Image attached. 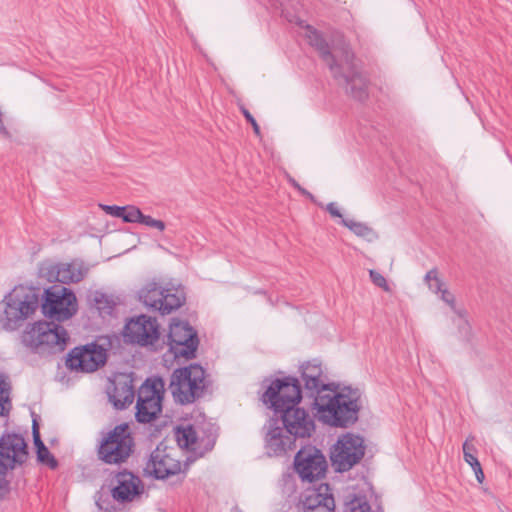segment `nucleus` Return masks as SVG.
<instances>
[{"mask_svg":"<svg viewBox=\"0 0 512 512\" xmlns=\"http://www.w3.org/2000/svg\"><path fill=\"white\" fill-rule=\"evenodd\" d=\"M29 458V446L24 436L16 432L4 431L0 435V500L11 491L9 471L23 466Z\"/></svg>","mask_w":512,"mask_h":512,"instance_id":"obj_7","label":"nucleus"},{"mask_svg":"<svg viewBox=\"0 0 512 512\" xmlns=\"http://www.w3.org/2000/svg\"><path fill=\"white\" fill-rule=\"evenodd\" d=\"M40 287L16 285L8 292L0 304L3 311L0 313V323L6 331L20 328L25 320L32 316L39 308Z\"/></svg>","mask_w":512,"mask_h":512,"instance_id":"obj_4","label":"nucleus"},{"mask_svg":"<svg viewBox=\"0 0 512 512\" xmlns=\"http://www.w3.org/2000/svg\"><path fill=\"white\" fill-rule=\"evenodd\" d=\"M165 288H162L157 282H148L138 291L139 300L148 308L158 311V305L161 301Z\"/></svg>","mask_w":512,"mask_h":512,"instance_id":"obj_21","label":"nucleus"},{"mask_svg":"<svg viewBox=\"0 0 512 512\" xmlns=\"http://www.w3.org/2000/svg\"><path fill=\"white\" fill-rule=\"evenodd\" d=\"M288 182L291 184L293 188H295L301 195L302 191L305 190L294 178L289 177Z\"/></svg>","mask_w":512,"mask_h":512,"instance_id":"obj_44","label":"nucleus"},{"mask_svg":"<svg viewBox=\"0 0 512 512\" xmlns=\"http://www.w3.org/2000/svg\"><path fill=\"white\" fill-rule=\"evenodd\" d=\"M100 208L108 215L120 218V215L123 212V206L118 205H106V204H100Z\"/></svg>","mask_w":512,"mask_h":512,"instance_id":"obj_39","label":"nucleus"},{"mask_svg":"<svg viewBox=\"0 0 512 512\" xmlns=\"http://www.w3.org/2000/svg\"><path fill=\"white\" fill-rule=\"evenodd\" d=\"M340 224L348 228L352 233H354L358 237L369 239V236H375L374 230L371 227H369L366 223L342 218Z\"/></svg>","mask_w":512,"mask_h":512,"instance_id":"obj_28","label":"nucleus"},{"mask_svg":"<svg viewBox=\"0 0 512 512\" xmlns=\"http://www.w3.org/2000/svg\"><path fill=\"white\" fill-rule=\"evenodd\" d=\"M133 375V372L129 374L121 373L112 381L113 388L108 392V398L116 410H124L134 401Z\"/></svg>","mask_w":512,"mask_h":512,"instance_id":"obj_16","label":"nucleus"},{"mask_svg":"<svg viewBox=\"0 0 512 512\" xmlns=\"http://www.w3.org/2000/svg\"><path fill=\"white\" fill-rule=\"evenodd\" d=\"M209 386L206 370L199 363L174 369L169 389L176 403L188 405L202 398Z\"/></svg>","mask_w":512,"mask_h":512,"instance_id":"obj_6","label":"nucleus"},{"mask_svg":"<svg viewBox=\"0 0 512 512\" xmlns=\"http://www.w3.org/2000/svg\"><path fill=\"white\" fill-rule=\"evenodd\" d=\"M122 335L127 344L147 347L159 340L160 326L155 317L140 314L126 321Z\"/></svg>","mask_w":512,"mask_h":512,"instance_id":"obj_14","label":"nucleus"},{"mask_svg":"<svg viewBox=\"0 0 512 512\" xmlns=\"http://www.w3.org/2000/svg\"><path fill=\"white\" fill-rule=\"evenodd\" d=\"M293 467L301 481L313 483L325 477L328 464L322 451L309 444L295 454Z\"/></svg>","mask_w":512,"mask_h":512,"instance_id":"obj_13","label":"nucleus"},{"mask_svg":"<svg viewBox=\"0 0 512 512\" xmlns=\"http://www.w3.org/2000/svg\"><path fill=\"white\" fill-rule=\"evenodd\" d=\"M425 282L429 285V283H432V281L437 282V289L440 290L441 286H443L442 280L438 277V269L436 267L429 270L425 277Z\"/></svg>","mask_w":512,"mask_h":512,"instance_id":"obj_40","label":"nucleus"},{"mask_svg":"<svg viewBox=\"0 0 512 512\" xmlns=\"http://www.w3.org/2000/svg\"><path fill=\"white\" fill-rule=\"evenodd\" d=\"M326 211L334 218H343L342 213L334 202H330L326 205Z\"/></svg>","mask_w":512,"mask_h":512,"instance_id":"obj_42","label":"nucleus"},{"mask_svg":"<svg viewBox=\"0 0 512 512\" xmlns=\"http://www.w3.org/2000/svg\"><path fill=\"white\" fill-rule=\"evenodd\" d=\"M39 308L47 320L29 324L21 335L24 346L40 355H54L66 349L67 330L61 325L78 312L75 292L68 287L52 285L40 291Z\"/></svg>","mask_w":512,"mask_h":512,"instance_id":"obj_2","label":"nucleus"},{"mask_svg":"<svg viewBox=\"0 0 512 512\" xmlns=\"http://www.w3.org/2000/svg\"><path fill=\"white\" fill-rule=\"evenodd\" d=\"M169 328L167 344L174 357L186 360L195 359L200 344L197 330L187 320L177 317L171 319Z\"/></svg>","mask_w":512,"mask_h":512,"instance_id":"obj_9","label":"nucleus"},{"mask_svg":"<svg viewBox=\"0 0 512 512\" xmlns=\"http://www.w3.org/2000/svg\"><path fill=\"white\" fill-rule=\"evenodd\" d=\"M302 195L304 197L308 198L311 202L317 203L315 196L312 193H310L308 190H306V189L303 190Z\"/></svg>","mask_w":512,"mask_h":512,"instance_id":"obj_45","label":"nucleus"},{"mask_svg":"<svg viewBox=\"0 0 512 512\" xmlns=\"http://www.w3.org/2000/svg\"><path fill=\"white\" fill-rule=\"evenodd\" d=\"M439 293H441V299L445 303L450 305L452 308H454V306H455V297H454V295L450 291H448L446 288H443L442 291H440Z\"/></svg>","mask_w":512,"mask_h":512,"instance_id":"obj_41","label":"nucleus"},{"mask_svg":"<svg viewBox=\"0 0 512 512\" xmlns=\"http://www.w3.org/2000/svg\"><path fill=\"white\" fill-rule=\"evenodd\" d=\"M300 376H284L270 381L261 395L262 403L273 412L269 418L265 436V448L269 456H283L296 448L297 439L310 438L316 429L309 412L300 407L303 397L314 401L328 389L336 388L337 382H326V375L319 359L305 361L299 366Z\"/></svg>","mask_w":512,"mask_h":512,"instance_id":"obj_1","label":"nucleus"},{"mask_svg":"<svg viewBox=\"0 0 512 512\" xmlns=\"http://www.w3.org/2000/svg\"><path fill=\"white\" fill-rule=\"evenodd\" d=\"M158 312L161 315H169L178 310L186 302V292L182 285L173 288H165V292L160 298Z\"/></svg>","mask_w":512,"mask_h":512,"instance_id":"obj_20","label":"nucleus"},{"mask_svg":"<svg viewBox=\"0 0 512 512\" xmlns=\"http://www.w3.org/2000/svg\"><path fill=\"white\" fill-rule=\"evenodd\" d=\"M369 276L374 285H376L377 287L383 288L385 291H389V286L387 284V281L381 273H379L376 270H370Z\"/></svg>","mask_w":512,"mask_h":512,"instance_id":"obj_38","label":"nucleus"},{"mask_svg":"<svg viewBox=\"0 0 512 512\" xmlns=\"http://www.w3.org/2000/svg\"><path fill=\"white\" fill-rule=\"evenodd\" d=\"M341 50H342V58H343L344 62L346 63V65L348 66V71L357 68L354 63L355 54L352 51L350 45L344 43Z\"/></svg>","mask_w":512,"mask_h":512,"instance_id":"obj_36","label":"nucleus"},{"mask_svg":"<svg viewBox=\"0 0 512 512\" xmlns=\"http://www.w3.org/2000/svg\"><path fill=\"white\" fill-rule=\"evenodd\" d=\"M143 213L137 206L125 205L123 206V212L120 215V219L124 223H141Z\"/></svg>","mask_w":512,"mask_h":512,"instance_id":"obj_31","label":"nucleus"},{"mask_svg":"<svg viewBox=\"0 0 512 512\" xmlns=\"http://www.w3.org/2000/svg\"><path fill=\"white\" fill-rule=\"evenodd\" d=\"M306 31V37L309 45L318 52L320 58L327 64L332 76L339 75L340 64L338 63L335 55L331 52L330 45L323 33L312 25H307Z\"/></svg>","mask_w":512,"mask_h":512,"instance_id":"obj_17","label":"nucleus"},{"mask_svg":"<svg viewBox=\"0 0 512 512\" xmlns=\"http://www.w3.org/2000/svg\"><path fill=\"white\" fill-rule=\"evenodd\" d=\"M329 485H321L312 490L303 501L304 509L309 512H334L335 500L332 493H328Z\"/></svg>","mask_w":512,"mask_h":512,"instance_id":"obj_19","label":"nucleus"},{"mask_svg":"<svg viewBox=\"0 0 512 512\" xmlns=\"http://www.w3.org/2000/svg\"><path fill=\"white\" fill-rule=\"evenodd\" d=\"M108 360V350L97 341L71 349L65 360L68 370L78 373H93L103 368Z\"/></svg>","mask_w":512,"mask_h":512,"instance_id":"obj_10","label":"nucleus"},{"mask_svg":"<svg viewBox=\"0 0 512 512\" xmlns=\"http://www.w3.org/2000/svg\"><path fill=\"white\" fill-rule=\"evenodd\" d=\"M188 463L182 468L179 460L175 459L167 445L162 441L151 451L143 469L144 475L154 480H167L173 476L183 474L179 479L181 484L184 481Z\"/></svg>","mask_w":512,"mask_h":512,"instance_id":"obj_12","label":"nucleus"},{"mask_svg":"<svg viewBox=\"0 0 512 512\" xmlns=\"http://www.w3.org/2000/svg\"><path fill=\"white\" fill-rule=\"evenodd\" d=\"M116 485L111 488V497L114 501L125 504L132 502L144 492V483L134 472L124 468L114 472Z\"/></svg>","mask_w":512,"mask_h":512,"instance_id":"obj_15","label":"nucleus"},{"mask_svg":"<svg viewBox=\"0 0 512 512\" xmlns=\"http://www.w3.org/2000/svg\"><path fill=\"white\" fill-rule=\"evenodd\" d=\"M11 391L10 383L6 381V375L0 373V416H8L12 404L9 397Z\"/></svg>","mask_w":512,"mask_h":512,"instance_id":"obj_27","label":"nucleus"},{"mask_svg":"<svg viewBox=\"0 0 512 512\" xmlns=\"http://www.w3.org/2000/svg\"><path fill=\"white\" fill-rule=\"evenodd\" d=\"M36 460L39 464L45 465L49 467L52 470H55L58 468L59 463L58 460L55 458V456L50 452L48 447L41 448L40 451H37L36 453Z\"/></svg>","mask_w":512,"mask_h":512,"instance_id":"obj_32","label":"nucleus"},{"mask_svg":"<svg viewBox=\"0 0 512 512\" xmlns=\"http://www.w3.org/2000/svg\"><path fill=\"white\" fill-rule=\"evenodd\" d=\"M364 439L358 434L346 432L331 447L330 460L337 472H347L357 465L365 454Z\"/></svg>","mask_w":512,"mask_h":512,"instance_id":"obj_11","label":"nucleus"},{"mask_svg":"<svg viewBox=\"0 0 512 512\" xmlns=\"http://www.w3.org/2000/svg\"><path fill=\"white\" fill-rule=\"evenodd\" d=\"M240 112L244 116L245 120L252 126L253 132L257 137H261V129L258 125L254 116L250 113V111L244 106H239Z\"/></svg>","mask_w":512,"mask_h":512,"instance_id":"obj_34","label":"nucleus"},{"mask_svg":"<svg viewBox=\"0 0 512 512\" xmlns=\"http://www.w3.org/2000/svg\"><path fill=\"white\" fill-rule=\"evenodd\" d=\"M473 472L475 473V476H476V479L477 481L481 484L483 483L484 479H485V474L483 472V469H482V466H479V467H476V468H473L472 469Z\"/></svg>","mask_w":512,"mask_h":512,"instance_id":"obj_43","label":"nucleus"},{"mask_svg":"<svg viewBox=\"0 0 512 512\" xmlns=\"http://www.w3.org/2000/svg\"><path fill=\"white\" fill-rule=\"evenodd\" d=\"M335 80H343L346 84V92L355 100L365 102L369 98L368 86L369 79L357 68L343 73L340 64L339 75L333 76Z\"/></svg>","mask_w":512,"mask_h":512,"instance_id":"obj_18","label":"nucleus"},{"mask_svg":"<svg viewBox=\"0 0 512 512\" xmlns=\"http://www.w3.org/2000/svg\"><path fill=\"white\" fill-rule=\"evenodd\" d=\"M428 286H429V289H430L431 291H433L434 293H439V292H440V291H442V289H443V286H441L440 290H438V289H437V282H434V281H432V283H429V285H428Z\"/></svg>","mask_w":512,"mask_h":512,"instance_id":"obj_46","label":"nucleus"},{"mask_svg":"<svg viewBox=\"0 0 512 512\" xmlns=\"http://www.w3.org/2000/svg\"><path fill=\"white\" fill-rule=\"evenodd\" d=\"M344 505L345 511L349 512H384L381 506L372 511L366 496L356 493H349L345 497Z\"/></svg>","mask_w":512,"mask_h":512,"instance_id":"obj_23","label":"nucleus"},{"mask_svg":"<svg viewBox=\"0 0 512 512\" xmlns=\"http://www.w3.org/2000/svg\"><path fill=\"white\" fill-rule=\"evenodd\" d=\"M135 447V438L129 423L123 422L102 433L96 445L97 460L105 465L120 467L134 454Z\"/></svg>","mask_w":512,"mask_h":512,"instance_id":"obj_5","label":"nucleus"},{"mask_svg":"<svg viewBox=\"0 0 512 512\" xmlns=\"http://www.w3.org/2000/svg\"><path fill=\"white\" fill-rule=\"evenodd\" d=\"M91 302H93L95 305H97V308L108 314V315H111L113 310H114V307H115V302L113 301V299L108 296L107 294L103 293V292H100V291H96L93 295V298L91 299Z\"/></svg>","mask_w":512,"mask_h":512,"instance_id":"obj_30","label":"nucleus"},{"mask_svg":"<svg viewBox=\"0 0 512 512\" xmlns=\"http://www.w3.org/2000/svg\"><path fill=\"white\" fill-rule=\"evenodd\" d=\"M142 225H145L147 227L158 229L159 231H164L166 228V224L162 220L154 219L150 215L143 214V217L141 218Z\"/></svg>","mask_w":512,"mask_h":512,"instance_id":"obj_37","label":"nucleus"},{"mask_svg":"<svg viewBox=\"0 0 512 512\" xmlns=\"http://www.w3.org/2000/svg\"><path fill=\"white\" fill-rule=\"evenodd\" d=\"M218 437V431L215 425L208 423L202 429V435L199 437L198 449H201L198 455L204 456L207 452L213 450Z\"/></svg>","mask_w":512,"mask_h":512,"instance_id":"obj_25","label":"nucleus"},{"mask_svg":"<svg viewBox=\"0 0 512 512\" xmlns=\"http://www.w3.org/2000/svg\"><path fill=\"white\" fill-rule=\"evenodd\" d=\"M58 268V282L62 284L78 283L84 278L85 274L87 273L86 269H76L72 263H58Z\"/></svg>","mask_w":512,"mask_h":512,"instance_id":"obj_24","label":"nucleus"},{"mask_svg":"<svg viewBox=\"0 0 512 512\" xmlns=\"http://www.w3.org/2000/svg\"><path fill=\"white\" fill-rule=\"evenodd\" d=\"M322 395L315 397L311 408L320 422L334 428L347 429L359 420L362 409V391L358 387L336 383Z\"/></svg>","mask_w":512,"mask_h":512,"instance_id":"obj_3","label":"nucleus"},{"mask_svg":"<svg viewBox=\"0 0 512 512\" xmlns=\"http://www.w3.org/2000/svg\"><path fill=\"white\" fill-rule=\"evenodd\" d=\"M37 275L41 279H45L49 283L58 282L59 268L58 263L50 259H45L38 264Z\"/></svg>","mask_w":512,"mask_h":512,"instance_id":"obj_26","label":"nucleus"},{"mask_svg":"<svg viewBox=\"0 0 512 512\" xmlns=\"http://www.w3.org/2000/svg\"><path fill=\"white\" fill-rule=\"evenodd\" d=\"M165 381L161 376L145 379L137 393L135 419L140 424L151 423L162 413Z\"/></svg>","mask_w":512,"mask_h":512,"instance_id":"obj_8","label":"nucleus"},{"mask_svg":"<svg viewBox=\"0 0 512 512\" xmlns=\"http://www.w3.org/2000/svg\"><path fill=\"white\" fill-rule=\"evenodd\" d=\"M96 505L100 510L105 512H114L116 511L115 505L112 503L109 495L100 494L96 499Z\"/></svg>","mask_w":512,"mask_h":512,"instance_id":"obj_35","label":"nucleus"},{"mask_svg":"<svg viewBox=\"0 0 512 512\" xmlns=\"http://www.w3.org/2000/svg\"><path fill=\"white\" fill-rule=\"evenodd\" d=\"M473 440V436H468L462 445L463 459L472 469L481 466L476 456L478 450L472 443Z\"/></svg>","mask_w":512,"mask_h":512,"instance_id":"obj_29","label":"nucleus"},{"mask_svg":"<svg viewBox=\"0 0 512 512\" xmlns=\"http://www.w3.org/2000/svg\"><path fill=\"white\" fill-rule=\"evenodd\" d=\"M32 416V438L33 443L35 446V452L40 451L41 448H46L47 446L42 441L41 434H40V424H39V416L35 412H31Z\"/></svg>","mask_w":512,"mask_h":512,"instance_id":"obj_33","label":"nucleus"},{"mask_svg":"<svg viewBox=\"0 0 512 512\" xmlns=\"http://www.w3.org/2000/svg\"><path fill=\"white\" fill-rule=\"evenodd\" d=\"M177 443L180 448L196 450L195 444H199V436L193 424L186 426L178 425L174 428Z\"/></svg>","mask_w":512,"mask_h":512,"instance_id":"obj_22","label":"nucleus"}]
</instances>
